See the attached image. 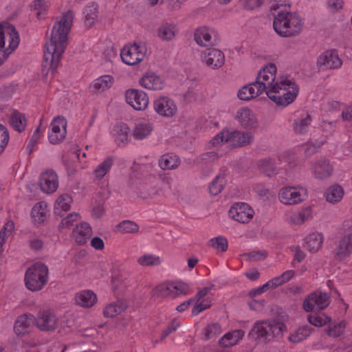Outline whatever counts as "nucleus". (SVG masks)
<instances>
[{
	"label": "nucleus",
	"instance_id": "dca6fc26",
	"mask_svg": "<svg viewBox=\"0 0 352 352\" xmlns=\"http://www.w3.org/2000/svg\"><path fill=\"white\" fill-rule=\"evenodd\" d=\"M153 107L160 116L170 118L177 112V107L173 100L166 96H160L153 102Z\"/></svg>",
	"mask_w": 352,
	"mask_h": 352
},
{
	"label": "nucleus",
	"instance_id": "2eb2a0df",
	"mask_svg": "<svg viewBox=\"0 0 352 352\" xmlns=\"http://www.w3.org/2000/svg\"><path fill=\"white\" fill-rule=\"evenodd\" d=\"M38 186L45 193L50 194L55 192L58 186L56 173L51 169L42 173L40 175Z\"/></svg>",
	"mask_w": 352,
	"mask_h": 352
},
{
	"label": "nucleus",
	"instance_id": "e2e57ef3",
	"mask_svg": "<svg viewBox=\"0 0 352 352\" xmlns=\"http://www.w3.org/2000/svg\"><path fill=\"white\" fill-rule=\"evenodd\" d=\"M244 256H246L248 258V259L251 261H256L261 258H266L267 252L265 251H263V252L253 251L252 252L245 254Z\"/></svg>",
	"mask_w": 352,
	"mask_h": 352
},
{
	"label": "nucleus",
	"instance_id": "774afa93",
	"mask_svg": "<svg viewBox=\"0 0 352 352\" xmlns=\"http://www.w3.org/2000/svg\"><path fill=\"white\" fill-rule=\"evenodd\" d=\"M263 3V0H246L245 8L248 10H254L258 8Z\"/></svg>",
	"mask_w": 352,
	"mask_h": 352
},
{
	"label": "nucleus",
	"instance_id": "4468645a",
	"mask_svg": "<svg viewBox=\"0 0 352 352\" xmlns=\"http://www.w3.org/2000/svg\"><path fill=\"white\" fill-rule=\"evenodd\" d=\"M276 66L274 63H270L265 66L258 74L256 82L259 86H265L264 91L267 92L272 89V87H275Z\"/></svg>",
	"mask_w": 352,
	"mask_h": 352
},
{
	"label": "nucleus",
	"instance_id": "a878e982",
	"mask_svg": "<svg viewBox=\"0 0 352 352\" xmlns=\"http://www.w3.org/2000/svg\"><path fill=\"white\" fill-rule=\"evenodd\" d=\"M333 168L327 160H318L314 166V176L319 179H324L330 177Z\"/></svg>",
	"mask_w": 352,
	"mask_h": 352
},
{
	"label": "nucleus",
	"instance_id": "7c9ffc66",
	"mask_svg": "<svg viewBox=\"0 0 352 352\" xmlns=\"http://www.w3.org/2000/svg\"><path fill=\"white\" fill-rule=\"evenodd\" d=\"M96 295L90 290H84L76 295V302L84 307H90L96 302Z\"/></svg>",
	"mask_w": 352,
	"mask_h": 352
},
{
	"label": "nucleus",
	"instance_id": "0eeeda50",
	"mask_svg": "<svg viewBox=\"0 0 352 352\" xmlns=\"http://www.w3.org/2000/svg\"><path fill=\"white\" fill-rule=\"evenodd\" d=\"M189 292L188 285L183 282H172L166 285H160L154 288L151 294L155 297L175 298L179 295H186Z\"/></svg>",
	"mask_w": 352,
	"mask_h": 352
},
{
	"label": "nucleus",
	"instance_id": "473e14b6",
	"mask_svg": "<svg viewBox=\"0 0 352 352\" xmlns=\"http://www.w3.org/2000/svg\"><path fill=\"white\" fill-rule=\"evenodd\" d=\"M126 308L127 305L125 302L118 301L107 305L104 309L103 314L106 318H113L122 313Z\"/></svg>",
	"mask_w": 352,
	"mask_h": 352
},
{
	"label": "nucleus",
	"instance_id": "f704fd0d",
	"mask_svg": "<svg viewBox=\"0 0 352 352\" xmlns=\"http://www.w3.org/2000/svg\"><path fill=\"white\" fill-rule=\"evenodd\" d=\"M179 164V157L173 153L164 154L159 160V165L164 170L176 168Z\"/></svg>",
	"mask_w": 352,
	"mask_h": 352
},
{
	"label": "nucleus",
	"instance_id": "a18cd8bd",
	"mask_svg": "<svg viewBox=\"0 0 352 352\" xmlns=\"http://www.w3.org/2000/svg\"><path fill=\"white\" fill-rule=\"evenodd\" d=\"M226 184L224 175H219L213 179L209 186L210 193L212 195H217L220 193Z\"/></svg>",
	"mask_w": 352,
	"mask_h": 352
},
{
	"label": "nucleus",
	"instance_id": "c9c22d12",
	"mask_svg": "<svg viewBox=\"0 0 352 352\" xmlns=\"http://www.w3.org/2000/svg\"><path fill=\"white\" fill-rule=\"evenodd\" d=\"M195 40L201 46H210L214 45L211 41V35L206 28H200L196 30L194 34Z\"/></svg>",
	"mask_w": 352,
	"mask_h": 352
},
{
	"label": "nucleus",
	"instance_id": "bb28decb",
	"mask_svg": "<svg viewBox=\"0 0 352 352\" xmlns=\"http://www.w3.org/2000/svg\"><path fill=\"white\" fill-rule=\"evenodd\" d=\"M72 197L68 194L60 195L54 204V214L56 217H63V212H67L70 209Z\"/></svg>",
	"mask_w": 352,
	"mask_h": 352
},
{
	"label": "nucleus",
	"instance_id": "052dcab7",
	"mask_svg": "<svg viewBox=\"0 0 352 352\" xmlns=\"http://www.w3.org/2000/svg\"><path fill=\"white\" fill-rule=\"evenodd\" d=\"M272 288H276V286L272 279V280L267 281L263 286L252 290L250 292V295L251 296H255L256 295L261 294L267 292L269 289H272Z\"/></svg>",
	"mask_w": 352,
	"mask_h": 352
},
{
	"label": "nucleus",
	"instance_id": "2f4dec72",
	"mask_svg": "<svg viewBox=\"0 0 352 352\" xmlns=\"http://www.w3.org/2000/svg\"><path fill=\"white\" fill-rule=\"evenodd\" d=\"M344 193V189L341 186L338 184L332 185L326 191V199L328 202L332 204L338 203L342 199Z\"/></svg>",
	"mask_w": 352,
	"mask_h": 352
},
{
	"label": "nucleus",
	"instance_id": "4d7b16f0",
	"mask_svg": "<svg viewBox=\"0 0 352 352\" xmlns=\"http://www.w3.org/2000/svg\"><path fill=\"white\" fill-rule=\"evenodd\" d=\"M294 274L295 272L294 270H287L283 272L280 276L272 278V280L276 287H277L291 280L294 277Z\"/></svg>",
	"mask_w": 352,
	"mask_h": 352
},
{
	"label": "nucleus",
	"instance_id": "13d9d810",
	"mask_svg": "<svg viewBox=\"0 0 352 352\" xmlns=\"http://www.w3.org/2000/svg\"><path fill=\"white\" fill-rule=\"evenodd\" d=\"M9 133L7 128L0 124V154L3 153L9 142Z\"/></svg>",
	"mask_w": 352,
	"mask_h": 352
},
{
	"label": "nucleus",
	"instance_id": "4c0bfd02",
	"mask_svg": "<svg viewBox=\"0 0 352 352\" xmlns=\"http://www.w3.org/2000/svg\"><path fill=\"white\" fill-rule=\"evenodd\" d=\"M32 322V316L21 315L18 317L14 323V331L17 335H23L28 332L30 323Z\"/></svg>",
	"mask_w": 352,
	"mask_h": 352
},
{
	"label": "nucleus",
	"instance_id": "680f3d73",
	"mask_svg": "<svg viewBox=\"0 0 352 352\" xmlns=\"http://www.w3.org/2000/svg\"><path fill=\"white\" fill-rule=\"evenodd\" d=\"M228 131H223L222 132L218 133L215 137H214L211 140H210V144L213 146H218L219 144H220V143H222V142H229V140H228Z\"/></svg>",
	"mask_w": 352,
	"mask_h": 352
},
{
	"label": "nucleus",
	"instance_id": "603ef678",
	"mask_svg": "<svg viewBox=\"0 0 352 352\" xmlns=\"http://www.w3.org/2000/svg\"><path fill=\"white\" fill-rule=\"evenodd\" d=\"M221 332L219 324L213 323L208 325L204 329V336L206 340H210Z\"/></svg>",
	"mask_w": 352,
	"mask_h": 352
},
{
	"label": "nucleus",
	"instance_id": "6ab92c4d",
	"mask_svg": "<svg viewBox=\"0 0 352 352\" xmlns=\"http://www.w3.org/2000/svg\"><path fill=\"white\" fill-rule=\"evenodd\" d=\"M126 102L135 110H144L148 104V98L142 91L137 89L128 90L126 92Z\"/></svg>",
	"mask_w": 352,
	"mask_h": 352
},
{
	"label": "nucleus",
	"instance_id": "cd10ccee",
	"mask_svg": "<svg viewBox=\"0 0 352 352\" xmlns=\"http://www.w3.org/2000/svg\"><path fill=\"white\" fill-rule=\"evenodd\" d=\"M130 133V129L127 124L120 123L114 126L113 135L118 146L128 142Z\"/></svg>",
	"mask_w": 352,
	"mask_h": 352
},
{
	"label": "nucleus",
	"instance_id": "49530a36",
	"mask_svg": "<svg viewBox=\"0 0 352 352\" xmlns=\"http://www.w3.org/2000/svg\"><path fill=\"white\" fill-rule=\"evenodd\" d=\"M311 122V118L309 115H307L304 118L295 120L293 124L294 131L298 134H304L308 131Z\"/></svg>",
	"mask_w": 352,
	"mask_h": 352
},
{
	"label": "nucleus",
	"instance_id": "9d476101",
	"mask_svg": "<svg viewBox=\"0 0 352 352\" xmlns=\"http://www.w3.org/2000/svg\"><path fill=\"white\" fill-rule=\"evenodd\" d=\"M330 304V298L327 293L320 291L309 294L304 300L302 307L307 312L314 311L315 309H324Z\"/></svg>",
	"mask_w": 352,
	"mask_h": 352
},
{
	"label": "nucleus",
	"instance_id": "39448f33",
	"mask_svg": "<svg viewBox=\"0 0 352 352\" xmlns=\"http://www.w3.org/2000/svg\"><path fill=\"white\" fill-rule=\"evenodd\" d=\"M19 41V35L14 26L0 25V65L18 47Z\"/></svg>",
	"mask_w": 352,
	"mask_h": 352
},
{
	"label": "nucleus",
	"instance_id": "9b49d317",
	"mask_svg": "<svg viewBox=\"0 0 352 352\" xmlns=\"http://www.w3.org/2000/svg\"><path fill=\"white\" fill-rule=\"evenodd\" d=\"M34 321L36 327L42 331H54L58 324V318L49 310L39 311Z\"/></svg>",
	"mask_w": 352,
	"mask_h": 352
},
{
	"label": "nucleus",
	"instance_id": "a19ab883",
	"mask_svg": "<svg viewBox=\"0 0 352 352\" xmlns=\"http://www.w3.org/2000/svg\"><path fill=\"white\" fill-rule=\"evenodd\" d=\"M98 6L94 3H91L85 8L84 11L85 23L87 27H91L94 24V21L98 17Z\"/></svg>",
	"mask_w": 352,
	"mask_h": 352
},
{
	"label": "nucleus",
	"instance_id": "3c124183",
	"mask_svg": "<svg viewBox=\"0 0 352 352\" xmlns=\"http://www.w3.org/2000/svg\"><path fill=\"white\" fill-rule=\"evenodd\" d=\"M209 245L217 250L225 252L228 249V241L223 236L214 237L209 241Z\"/></svg>",
	"mask_w": 352,
	"mask_h": 352
},
{
	"label": "nucleus",
	"instance_id": "69168bd1",
	"mask_svg": "<svg viewBox=\"0 0 352 352\" xmlns=\"http://www.w3.org/2000/svg\"><path fill=\"white\" fill-rule=\"evenodd\" d=\"M40 127H37L33 135H32V138L30 139V141L29 142V144H28L27 146V148H30V152H32V147L36 144L37 142L38 141V140L40 139Z\"/></svg>",
	"mask_w": 352,
	"mask_h": 352
},
{
	"label": "nucleus",
	"instance_id": "864d4df0",
	"mask_svg": "<svg viewBox=\"0 0 352 352\" xmlns=\"http://www.w3.org/2000/svg\"><path fill=\"white\" fill-rule=\"evenodd\" d=\"M261 171L267 176H271L275 172L276 167L272 160H263L260 161L258 164Z\"/></svg>",
	"mask_w": 352,
	"mask_h": 352
},
{
	"label": "nucleus",
	"instance_id": "aec40b11",
	"mask_svg": "<svg viewBox=\"0 0 352 352\" xmlns=\"http://www.w3.org/2000/svg\"><path fill=\"white\" fill-rule=\"evenodd\" d=\"M319 67L324 69H338L342 65V60L339 58L336 50H327L322 53L317 60Z\"/></svg>",
	"mask_w": 352,
	"mask_h": 352
},
{
	"label": "nucleus",
	"instance_id": "72a5a7b5",
	"mask_svg": "<svg viewBox=\"0 0 352 352\" xmlns=\"http://www.w3.org/2000/svg\"><path fill=\"white\" fill-rule=\"evenodd\" d=\"M26 118L23 113L17 110L13 111L10 117V123L11 126L19 133L24 131L26 126Z\"/></svg>",
	"mask_w": 352,
	"mask_h": 352
},
{
	"label": "nucleus",
	"instance_id": "58836bf2",
	"mask_svg": "<svg viewBox=\"0 0 352 352\" xmlns=\"http://www.w3.org/2000/svg\"><path fill=\"white\" fill-rule=\"evenodd\" d=\"M113 82V78L111 76L105 75L94 81L92 87L96 91L102 92L109 89Z\"/></svg>",
	"mask_w": 352,
	"mask_h": 352
},
{
	"label": "nucleus",
	"instance_id": "b1692460",
	"mask_svg": "<svg viewBox=\"0 0 352 352\" xmlns=\"http://www.w3.org/2000/svg\"><path fill=\"white\" fill-rule=\"evenodd\" d=\"M236 118L243 127L254 128L256 126V116L252 111L248 107L240 109L237 111Z\"/></svg>",
	"mask_w": 352,
	"mask_h": 352
},
{
	"label": "nucleus",
	"instance_id": "f3484780",
	"mask_svg": "<svg viewBox=\"0 0 352 352\" xmlns=\"http://www.w3.org/2000/svg\"><path fill=\"white\" fill-rule=\"evenodd\" d=\"M66 120L61 117L55 118L52 123L51 133L49 134V140L52 144H58L63 140L66 136Z\"/></svg>",
	"mask_w": 352,
	"mask_h": 352
},
{
	"label": "nucleus",
	"instance_id": "ea45409f",
	"mask_svg": "<svg viewBox=\"0 0 352 352\" xmlns=\"http://www.w3.org/2000/svg\"><path fill=\"white\" fill-rule=\"evenodd\" d=\"M114 160L112 157H108L102 162L94 170L96 179H101L109 172L113 166Z\"/></svg>",
	"mask_w": 352,
	"mask_h": 352
},
{
	"label": "nucleus",
	"instance_id": "79ce46f5",
	"mask_svg": "<svg viewBox=\"0 0 352 352\" xmlns=\"http://www.w3.org/2000/svg\"><path fill=\"white\" fill-rule=\"evenodd\" d=\"M153 131L152 126L148 123L140 122L136 124L133 135L136 140H142L147 137Z\"/></svg>",
	"mask_w": 352,
	"mask_h": 352
},
{
	"label": "nucleus",
	"instance_id": "37998d69",
	"mask_svg": "<svg viewBox=\"0 0 352 352\" xmlns=\"http://www.w3.org/2000/svg\"><path fill=\"white\" fill-rule=\"evenodd\" d=\"M312 330L313 329L308 326L300 327L296 331L291 333L289 340L293 343L300 342L308 337Z\"/></svg>",
	"mask_w": 352,
	"mask_h": 352
},
{
	"label": "nucleus",
	"instance_id": "5701e85b",
	"mask_svg": "<svg viewBox=\"0 0 352 352\" xmlns=\"http://www.w3.org/2000/svg\"><path fill=\"white\" fill-rule=\"evenodd\" d=\"M265 90V86H259L256 82L243 87L238 92V97L243 100L254 98Z\"/></svg>",
	"mask_w": 352,
	"mask_h": 352
},
{
	"label": "nucleus",
	"instance_id": "e433bc0d",
	"mask_svg": "<svg viewBox=\"0 0 352 352\" xmlns=\"http://www.w3.org/2000/svg\"><path fill=\"white\" fill-rule=\"evenodd\" d=\"M176 31L175 25L164 23L158 28V36L164 41H170L175 37Z\"/></svg>",
	"mask_w": 352,
	"mask_h": 352
},
{
	"label": "nucleus",
	"instance_id": "8fccbe9b",
	"mask_svg": "<svg viewBox=\"0 0 352 352\" xmlns=\"http://www.w3.org/2000/svg\"><path fill=\"white\" fill-rule=\"evenodd\" d=\"M118 231L122 233H136L139 230V226L135 223L126 220L117 226Z\"/></svg>",
	"mask_w": 352,
	"mask_h": 352
},
{
	"label": "nucleus",
	"instance_id": "de8ad7c7",
	"mask_svg": "<svg viewBox=\"0 0 352 352\" xmlns=\"http://www.w3.org/2000/svg\"><path fill=\"white\" fill-rule=\"evenodd\" d=\"M137 263L143 267L155 266L159 265L161 263V260L158 256L146 254L139 257L137 260Z\"/></svg>",
	"mask_w": 352,
	"mask_h": 352
},
{
	"label": "nucleus",
	"instance_id": "bf43d9fd",
	"mask_svg": "<svg viewBox=\"0 0 352 352\" xmlns=\"http://www.w3.org/2000/svg\"><path fill=\"white\" fill-rule=\"evenodd\" d=\"M79 214L76 212H73L67 215L65 218L63 219L60 225V228H69L73 226L74 222L79 219Z\"/></svg>",
	"mask_w": 352,
	"mask_h": 352
},
{
	"label": "nucleus",
	"instance_id": "423d86ee",
	"mask_svg": "<svg viewBox=\"0 0 352 352\" xmlns=\"http://www.w3.org/2000/svg\"><path fill=\"white\" fill-rule=\"evenodd\" d=\"M48 281V268L42 263H36L30 267L25 275L26 287L32 292L43 288Z\"/></svg>",
	"mask_w": 352,
	"mask_h": 352
},
{
	"label": "nucleus",
	"instance_id": "c756f323",
	"mask_svg": "<svg viewBox=\"0 0 352 352\" xmlns=\"http://www.w3.org/2000/svg\"><path fill=\"white\" fill-rule=\"evenodd\" d=\"M305 241L304 248L311 252H316L321 248L323 238L321 234L314 232L309 234Z\"/></svg>",
	"mask_w": 352,
	"mask_h": 352
},
{
	"label": "nucleus",
	"instance_id": "6e6552de",
	"mask_svg": "<svg viewBox=\"0 0 352 352\" xmlns=\"http://www.w3.org/2000/svg\"><path fill=\"white\" fill-rule=\"evenodd\" d=\"M344 235L340 238L335 254L342 260L350 255L352 252V220H346L343 223Z\"/></svg>",
	"mask_w": 352,
	"mask_h": 352
},
{
	"label": "nucleus",
	"instance_id": "09e8293b",
	"mask_svg": "<svg viewBox=\"0 0 352 352\" xmlns=\"http://www.w3.org/2000/svg\"><path fill=\"white\" fill-rule=\"evenodd\" d=\"M307 320L310 324L316 327H322L331 322V318L324 314L309 315Z\"/></svg>",
	"mask_w": 352,
	"mask_h": 352
},
{
	"label": "nucleus",
	"instance_id": "0e129e2a",
	"mask_svg": "<svg viewBox=\"0 0 352 352\" xmlns=\"http://www.w3.org/2000/svg\"><path fill=\"white\" fill-rule=\"evenodd\" d=\"M179 326V322L177 319H174L172 322L168 326V327L163 331L162 334V338H166L170 333L175 331L177 328Z\"/></svg>",
	"mask_w": 352,
	"mask_h": 352
},
{
	"label": "nucleus",
	"instance_id": "f03ea898",
	"mask_svg": "<svg viewBox=\"0 0 352 352\" xmlns=\"http://www.w3.org/2000/svg\"><path fill=\"white\" fill-rule=\"evenodd\" d=\"M273 28L282 37L296 36L302 30L303 21L296 12L280 11L274 16Z\"/></svg>",
	"mask_w": 352,
	"mask_h": 352
},
{
	"label": "nucleus",
	"instance_id": "c85d7f7f",
	"mask_svg": "<svg viewBox=\"0 0 352 352\" xmlns=\"http://www.w3.org/2000/svg\"><path fill=\"white\" fill-rule=\"evenodd\" d=\"M245 332L243 330H235L225 334L219 341V344L225 347L234 346L242 339Z\"/></svg>",
	"mask_w": 352,
	"mask_h": 352
},
{
	"label": "nucleus",
	"instance_id": "5fc2aeb1",
	"mask_svg": "<svg viewBox=\"0 0 352 352\" xmlns=\"http://www.w3.org/2000/svg\"><path fill=\"white\" fill-rule=\"evenodd\" d=\"M345 329V323L344 322H340L337 324H329L328 327V329L327 330V333L329 336L332 337H339L342 334L344 330Z\"/></svg>",
	"mask_w": 352,
	"mask_h": 352
},
{
	"label": "nucleus",
	"instance_id": "f8f14e48",
	"mask_svg": "<svg viewBox=\"0 0 352 352\" xmlns=\"http://www.w3.org/2000/svg\"><path fill=\"white\" fill-rule=\"evenodd\" d=\"M254 214V210L245 203H236L229 210L230 217L241 223H248Z\"/></svg>",
	"mask_w": 352,
	"mask_h": 352
},
{
	"label": "nucleus",
	"instance_id": "4be33fe9",
	"mask_svg": "<svg viewBox=\"0 0 352 352\" xmlns=\"http://www.w3.org/2000/svg\"><path fill=\"white\" fill-rule=\"evenodd\" d=\"M140 85L148 89L161 90L164 82L159 76L153 72H147L140 80Z\"/></svg>",
	"mask_w": 352,
	"mask_h": 352
},
{
	"label": "nucleus",
	"instance_id": "c03bdc74",
	"mask_svg": "<svg viewBox=\"0 0 352 352\" xmlns=\"http://www.w3.org/2000/svg\"><path fill=\"white\" fill-rule=\"evenodd\" d=\"M31 7L34 10L36 11V17L38 19L41 20L45 19L47 13L49 4L45 0H34Z\"/></svg>",
	"mask_w": 352,
	"mask_h": 352
},
{
	"label": "nucleus",
	"instance_id": "f257e3e1",
	"mask_svg": "<svg viewBox=\"0 0 352 352\" xmlns=\"http://www.w3.org/2000/svg\"><path fill=\"white\" fill-rule=\"evenodd\" d=\"M74 14L67 12L60 20L54 23L50 40L45 45L43 69L54 73L59 65L63 54L67 45V34L73 23Z\"/></svg>",
	"mask_w": 352,
	"mask_h": 352
},
{
	"label": "nucleus",
	"instance_id": "412c9836",
	"mask_svg": "<svg viewBox=\"0 0 352 352\" xmlns=\"http://www.w3.org/2000/svg\"><path fill=\"white\" fill-rule=\"evenodd\" d=\"M228 140L233 147H242L250 144L253 140V136L250 132H242L240 131H228Z\"/></svg>",
	"mask_w": 352,
	"mask_h": 352
},
{
	"label": "nucleus",
	"instance_id": "338daca9",
	"mask_svg": "<svg viewBox=\"0 0 352 352\" xmlns=\"http://www.w3.org/2000/svg\"><path fill=\"white\" fill-rule=\"evenodd\" d=\"M343 1L342 0H328L327 5L328 7L333 12L338 11L343 6Z\"/></svg>",
	"mask_w": 352,
	"mask_h": 352
},
{
	"label": "nucleus",
	"instance_id": "393cba45",
	"mask_svg": "<svg viewBox=\"0 0 352 352\" xmlns=\"http://www.w3.org/2000/svg\"><path fill=\"white\" fill-rule=\"evenodd\" d=\"M92 230L91 226L87 223H81L77 226L73 230V236L76 243L80 245L85 244L91 237Z\"/></svg>",
	"mask_w": 352,
	"mask_h": 352
},
{
	"label": "nucleus",
	"instance_id": "a211bd4d",
	"mask_svg": "<svg viewBox=\"0 0 352 352\" xmlns=\"http://www.w3.org/2000/svg\"><path fill=\"white\" fill-rule=\"evenodd\" d=\"M202 60L208 67L213 69L221 67L225 63L223 53L215 48L206 50L202 54Z\"/></svg>",
	"mask_w": 352,
	"mask_h": 352
},
{
	"label": "nucleus",
	"instance_id": "6e6d98bb",
	"mask_svg": "<svg viewBox=\"0 0 352 352\" xmlns=\"http://www.w3.org/2000/svg\"><path fill=\"white\" fill-rule=\"evenodd\" d=\"M32 217L38 223L43 222L46 216L45 208H42V203H37L34 205L32 211Z\"/></svg>",
	"mask_w": 352,
	"mask_h": 352
},
{
	"label": "nucleus",
	"instance_id": "1a4fd4ad",
	"mask_svg": "<svg viewBox=\"0 0 352 352\" xmlns=\"http://www.w3.org/2000/svg\"><path fill=\"white\" fill-rule=\"evenodd\" d=\"M146 52L144 45L133 43L125 45L121 50L120 56L125 64L135 65L144 59Z\"/></svg>",
	"mask_w": 352,
	"mask_h": 352
},
{
	"label": "nucleus",
	"instance_id": "7ed1b4c3",
	"mask_svg": "<svg viewBox=\"0 0 352 352\" xmlns=\"http://www.w3.org/2000/svg\"><path fill=\"white\" fill-rule=\"evenodd\" d=\"M285 330L286 326L279 320H260L254 324L248 336L254 340L267 343L281 336Z\"/></svg>",
	"mask_w": 352,
	"mask_h": 352
},
{
	"label": "nucleus",
	"instance_id": "ddd939ff",
	"mask_svg": "<svg viewBox=\"0 0 352 352\" xmlns=\"http://www.w3.org/2000/svg\"><path fill=\"white\" fill-rule=\"evenodd\" d=\"M305 198V190L302 188L288 186L282 188L279 199L284 204L293 205L302 202Z\"/></svg>",
	"mask_w": 352,
	"mask_h": 352
},
{
	"label": "nucleus",
	"instance_id": "20e7f679",
	"mask_svg": "<svg viewBox=\"0 0 352 352\" xmlns=\"http://www.w3.org/2000/svg\"><path fill=\"white\" fill-rule=\"evenodd\" d=\"M299 87L288 78L277 80L275 87L267 92V96L277 105L287 106L294 101L298 94Z\"/></svg>",
	"mask_w": 352,
	"mask_h": 352
}]
</instances>
